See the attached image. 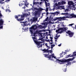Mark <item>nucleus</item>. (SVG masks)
<instances>
[{
  "label": "nucleus",
  "mask_w": 76,
  "mask_h": 76,
  "mask_svg": "<svg viewBox=\"0 0 76 76\" xmlns=\"http://www.w3.org/2000/svg\"><path fill=\"white\" fill-rule=\"evenodd\" d=\"M75 58V57H73V58H69L65 60L63 59H61L60 60L59 59H56V61H59L58 63H60V64H63V63L67 62V64H66V66H69V65H71V64H72V63L70 61H73Z\"/></svg>",
  "instance_id": "obj_1"
},
{
  "label": "nucleus",
  "mask_w": 76,
  "mask_h": 76,
  "mask_svg": "<svg viewBox=\"0 0 76 76\" xmlns=\"http://www.w3.org/2000/svg\"><path fill=\"white\" fill-rule=\"evenodd\" d=\"M32 38L34 42L37 45V47L38 48H42V44H41L42 43V42L37 41V37H32Z\"/></svg>",
  "instance_id": "obj_2"
},
{
  "label": "nucleus",
  "mask_w": 76,
  "mask_h": 76,
  "mask_svg": "<svg viewBox=\"0 0 76 76\" xmlns=\"http://www.w3.org/2000/svg\"><path fill=\"white\" fill-rule=\"evenodd\" d=\"M34 10H36L37 11H35V15H37L39 13V12H41V10H43L44 9L41 8H40L39 9L37 7H34Z\"/></svg>",
  "instance_id": "obj_3"
},
{
  "label": "nucleus",
  "mask_w": 76,
  "mask_h": 76,
  "mask_svg": "<svg viewBox=\"0 0 76 76\" xmlns=\"http://www.w3.org/2000/svg\"><path fill=\"white\" fill-rule=\"evenodd\" d=\"M68 4L69 5V7L70 9H72L73 10V8L75 7V6L73 5V3L72 1H69L68 2Z\"/></svg>",
  "instance_id": "obj_4"
},
{
  "label": "nucleus",
  "mask_w": 76,
  "mask_h": 76,
  "mask_svg": "<svg viewBox=\"0 0 76 76\" xmlns=\"http://www.w3.org/2000/svg\"><path fill=\"white\" fill-rule=\"evenodd\" d=\"M37 26L36 25L32 26L31 27H30V31L31 33V34H33V30L34 31H35L36 30V29H37Z\"/></svg>",
  "instance_id": "obj_5"
},
{
  "label": "nucleus",
  "mask_w": 76,
  "mask_h": 76,
  "mask_svg": "<svg viewBox=\"0 0 76 76\" xmlns=\"http://www.w3.org/2000/svg\"><path fill=\"white\" fill-rule=\"evenodd\" d=\"M66 34H69L68 35H69V37L70 38L73 37V36L74 35V33L71 32V31H70L68 30L67 31H66Z\"/></svg>",
  "instance_id": "obj_6"
},
{
  "label": "nucleus",
  "mask_w": 76,
  "mask_h": 76,
  "mask_svg": "<svg viewBox=\"0 0 76 76\" xmlns=\"http://www.w3.org/2000/svg\"><path fill=\"white\" fill-rule=\"evenodd\" d=\"M21 15H18V16L17 15H15V19H16L17 20H18V21H19V22L23 21V19H20V18L19 19V17Z\"/></svg>",
  "instance_id": "obj_7"
},
{
  "label": "nucleus",
  "mask_w": 76,
  "mask_h": 76,
  "mask_svg": "<svg viewBox=\"0 0 76 76\" xmlns=\"http://www.w3.org/2000/svg\"><path fill=\"white\" fill-rule=\"evenodd\" d=\"M68 28L67 27H64L63 28H60V29H61V31H66L67 29Z\"/></svg>",
  "instance_id": "obj_8"
},
{
  "label": "nucleus",
  "mask_w": 76,
  "mask_h": 76,
  "mask_svg": "<svg viewBox=\"0 0 76 76\" xmlns=\"http://www.w3.org/2000/svg\"><path fill=\"white\" fill-rule=\"evenodd\" d=\"M43 51H44L45 53H49L50 51V50H48V49L46 50L45 49H43L42 50Z\"/></svg>",
  "instance_id": "obj_9"
},
{
  "label": "nucleus",
  "mask_w": 76,
  "mask_h": 76,
  "mask_svg": "<svg viewBox=\"0 0 76 76\" xmlns=\"http://www.w3.org/2000/svg\"><path fill=\"white\" fill-rule=\"evenodd\" d=\"M54 54H52V55H49V56H48V58H49V59H50L51 58H53V57H54Z\"/></svg>",
  "instance_id": "obj_10"
},
{
  "label": "nucleus",
  "mask_w": 76,
  "mask_h": 76,
  "mask_svg": "<svg viewBox=\"0 0 76 76\" xmlns=\"http://www.w3.org/2000/svg\"><path fill=\"white\" fill-rule=\"evenodd\" d=\"M26 21H24L23 22H20V23H21L22 25H23L24 26H26Z\"/></svg>",
  "instance_id": "obj_11"
},
{
  "label": "nucleus",
  "mask_w": 76,
  "mask_h": 76,
  "mask_svg": "<svg viewBox=\"0 0 76 76\" xmlns=\"http://www.w3.org/2000/svg\"><path fill=\"white\" fill-rule=\"evenodd\" d=\"M63 53H64V55H65V54H66L65 52H62V53H60V57H63Z\"/></svg>",
  "instance_id": "obj_12"
},
{
  "label": "nucleus",
  "mask_w": 76,
  "mask_h": 76,
  "mask_svg": "<svg viewBox=\"0 0 76 76\" xmlns=\"http://www.w3.org/2000/svg\"><path fill=\"white\" fill-rule=\"evenodd\" d=\"M24 18H25V15H24L23 14L21 15V18L20 19H23V20H24Z\"/></svg>",
  "instance_id": "obj_13"
},
{
  "label": "nucleus",
  "mask_w": 76,
  "mask_h": 76,
  "mask_svg": "<svg viewBox=\"0 0 76 76\" xmlns=\"http://www.w3.org/2000/svg\"><path fill=\"white\" fill-rule=\"evenodd\" d=\"M59 13L60 12L58 11H56V12L53 13V15H56L57 16L58 15V14H59Z\"/></svg>",
  "instance_id": "obj_14"
},
{
  "label": "nucleus",
  "mask_w": 76,
  "mask_h": 76,
  "mask_svg": "<svg viewBox=\"0 0 76 76\" xmlns=\"http://www.w3.org/2000/svg\"><path fill=\"white\" fill-rule=\"evenodd\" d=\"M37 20V19L35 18H34L33 19H31L30 20V21L31 22H35Z\"/></svg>",
  "instance_id": "obj_15"
},
{
  "label": "nucleus",
  "mask_w": 76,
  "mask_h": 76,
  "mask_svg": "<svg viewBox=\"0 0 76 76\" xmlns=\"http://www.w3.org/2000/svg\"><path fill=\"white\" fill-rule=\"evenodd\" d=\"M45 4L46 7H48V6H50V4L49 3H48L46 1H45Z\"/></svg>",
  "instance_id": "obj_16"
},
{
  "label": "nucleus",
  "mask_w": 76,
  "mask_h": 76,
  "mask_svg": "<svg viewBox=\"0 0 76 76\" xmlns=\"http://www.w3.org/2000/svg\"><path fill=\"white\" fill-rule=\"evenodd\" d=\"M38 4H39V2H36L35 1V0H34L33 1V4L34 5Z\"/></svg>",
  "instance_id": "obj_17"
},
{
  "label": "nucleus",
  "mask_w": 76,
  "mask_h": 76,
  "mask_svg": "<svg viewBox=\"0 0 76 76\" xmlns=\"http://www.w3.org/2000/svg\"><path fill=\"white\" fill-rule=\"evenodd\" d=\"M3 22H4L3 21L0 20V25H3Z\"/></svg>",
  "instance_id": "obj_18"
},
{
  "label": "nucleus",
  "mask_w": 76,
  "mask_h": 76,
  "mask_svg": "<svg viewBox=\"0 0 76 76\" xmlns=\"http://www.w3.org/2000/svg\"><path fill=\"white\" fill-rule=\"evenodd\" d=\"M76 52H74L72 54V55L71 56V57H73V56H75L76 54Z\"/></svg>",
  "instance_id": "obj_19"
},
{
  "label": "nucleus",
  "mask_w": 76,
  "mask_h": 76,
  "mask_svg": "<svg viewBox=\"0 0 76 76\" xmlns=\"http://www.w3.org/2000/svg\"><path fill=\"white\" fill-rule=\"evenodd\" d=\"M70 56H71V54H69L68 55L66 56L65 57L66 58H69V57H72Z\"/></svg>",
  "instance_id": "obj_20"
},
{
  "label": "nucleus",
  "mask_w": 76,
  "mask_h": 76,
  "mask_svg": "<svg viewBox=\"0 0 76 76\" xmlns=\"http://www.w3.org/2000/svg\"><path fill=\"white\" fill-rule=\"evenodd\" d=\"M60 37V35H58V36L57 35H56L55 36V39H57V38H58V37Z\"/></svg>",
  "instance_id": "obj_21"
},
{
  "label": "nucleus",
  "mask_w": 76,
  "mask_h": 76,
  "mask_svg": "<svg viewBox=\"0 0 76 76\" xmlns=\"http://www.w3.org/2000/svg\"><path fill=\"white\" fill-rule=\"evenodd\" d=\"M48 19H49L48 17H47V18L44 20L43 21L46 22V21H47Z\"/></svg>",
  "instance_id": "obj_22"
},
{
  "label": "nucleus",
  "mask_w": 76,
  "mask_h": 76,
  "mask_svg": "<svg viewBox=\"0 0 76 76\" xmlns=\"http://www.w3.org/2000/svg\"><path fill=\"white\" fill-rule=\"evenodd\" d=\"M57 20H58L59 21H61V17H59V18L57 17Z\"/></svg>",
  "instance_id": "obj_23"
},
{
  "label": "nucleus",
  "mask_w": 76,
  "mask_h": 76,
  "mask_svg": "<svg viewBox=\"0 0 76 76\" xmlns=\"http://www.w3.org/2000/svg\"><path fill=\"white\" fill-rule=\"evenodd\" d=\"M61 29V28H60L58 29V30H56V32H57V33H58V32H59V31L60 30H61V29Z\"/></svg>",
  "instance_id": "obj_24"
},
{
  "label": "nucleus",
  "mask_w": 76,
  "mask_h": 76,
  "mask_svg": "<svg viewBox=\"0 0 76 76\" xmlns=\"http://www.w3.org/2000/svg\"><path fill=\"white\" fill-rule=\"evenodd\" d=\"M55 46V45L53 44L51 45V50H53V47H54Z\"/></svg>",
  "instance_id": "obj_25"
},
{
  "label": "nucleus",
  "mask_w": 76,
  "mask_h": 76,
  "mask_svg": "<svg viewBox=\"0 0 76 76\" xmlns=\"http://www.w3.org/2000/svg\"><path fill=\"white\" fill-rule=\"evenodd\" d=\"M44 57H47V58H48V56H49L46 54H44Z\"/></svg>",
  "instance_id": "obj_26"
},
{
  "label": "nucleus",
  "mask_w": 76,
  "mask_h": 76,
  "mask_svg": "<svg viewBox=\"0 0 76 76\" xmlns=\"http://www.w3.org/2000/svg\"><path fill=\"white\" fill-rule=\"evenodd\" d=\"M6 12H10V10L9 9L8 10V9L7 8L6 10H5Z\"/></svg>",
  "instance_id": "obj_27"
},
{
  "label": "nucleus",
  "mask_w": 76,
  "mask_h": 76,
  "mask_svg": "<svg viewBox=\"0 0 76 76\" xmlns=\"http://www.w3.org/2000/svg\"><path fill=\"white\" fill-rule=\"evenodd\" d=\"M56 20H57V17H56L55 18L53 19V21H56Z\"/></svg>",
  "instance_id": "obj_28"
},
{
  "label": "nucleus",
  "mask_w": 76,
  "mask_h": 76,
  "mask_svg": "<svg viewBox=\"0 0 76 76\" xmlns=\"http://www.w3.org/2000/svg\"><path fill=\"white\" fill-rule=\"evenodd\" d=\"M48 7H47L46 8V10H45V11L46 12H48Z\"/></svg>",
  "instance_id": "obj_29"
},
{
  "label": "nucleus",
  "mask_w": 76,
  "mask_h": 76,
  "mask_svg": "<svg viewBox=\"0 0 76 76\" xmlns=\"http://www.w3.org/2000/svg\"><path fill=\"white\" fill-rule=\"evenodd\" d=\"M23 14L25 15V16H28V14Z\"/></svg>",
  "instance_id": "obj_30"
},
{
  "label": "nucleus",
  "mask_w": 76,
  "mask_h": 76,
  "mask_svg": "<svg viewBox=\"0 0 76 76\" xmlns=\"http://www.w3.org/2000/svg\"><path fill=\"white\" fill-rule=\"evenodd\" d=\"M35 33L36 34H38L39 33V32L38 31V30H36L35 31Z\"/></svg>",
  "instance_id": "obj_31"
},
{
  "label": "nucleus",
  "mask_w": 76,
  "mask_h": 76,
  "mask_svg": "<svg viewBox=\"0 0 76 76\" xmlns=\"http://www.w3.org/2000/svg\"><path fill=\"white\" fill-rule=\"evenodd\" d=\"M45 1H45H47L48 2V0H41V1Z\"/></svg>",
  "instance_id": "obj_32"
},
{
  "label": "nucleus",
  "mask_w": 76,
  "mask_h": 76,
  "mask_svg": "<svg viewBox=\"0 0 76 76\" xmlns=\"http://www.w3.org/2000/svg\"><path fill=\"white\" fill-rule=\"evenodd\" d=\"M61 20H64V17H61Z\"/></svg>",
  "instance_id": "obj_33"
},
{
  "label": "nucleus",
  "mask_w": 76,
  "mask_h": 76,
  "mask_svg": "<svg viewBox=\"0 0 76 76\" xmlns=\"http://www.w3.org/2000/svg\"><path fill=\"white\" fill-rule=\"evenodd\" d=\"M69 11V9H66V10H65V12H68Z\"/></svg>",
  "instance_id": "obj_34"
},
{
  "label": "nucleus",
  "mask_w": 76,
  "mask_h": 76,
  "mask_svg": "<svg viewBox=\"0 0 76 76\" xmlns=\"http://www.w3.org/2000/svg\"><path fill=\"white\" fill-rule=\"evenodd\" d=\"M53 58H56V61H58V62H59V61H57V60H58V59H57L56 58V56H54L53 57Z\"/></svg>",
  "instance_id": "obj_35"
},
{
  "label": "nucleus",
  "mask_w": 76,
  "mask_h": 76,
  "mask_svg": "<svg viewBox=\"0 0 76 76\" xmlns=\"http://www.w3.org/2000/svg\"><path fill=\"white\" fill-rule=\"evenodd\" d=\"M62 4H66V2L64 1H62Z\"/></svg>",
  "instance_id": "obj_36"
},
{
  "label": "nucleus",
  "mask_w": 76,
  "mask_h": 76,
  "mask_svg": "<svg viewBox=\"0 0 76 76\" xmlns=\"http://www.w3.org/2000/svg\"><path fill=\"white\" fill-rule=\"evenodd\" d=\"M74 24H69V26H72V25H74Z\"/></svg>",
  "instance_id": "obj_37"
},
{
  "label": "nucleus",
  "mask_w": 76,
  "mask_h": 76,
  "mask_svg": "<svg viewBox=\"0 0 76 76\" xmlns=\"http://www.w3.org/2000/svg\"><path fill=\"white\" fill-rule=\"evenodd\" d=\"M62 32H63V31H60L59 32H58L59 34H61Z\"/></svg>",
  "instance_id": "obj_38"
},
{
  "label": "nucleus",
  "mask_w": 76,
  "mask_h": 76,
  "mask_svg": "<svg viewBox=\"0 0 76 76\" xmlns=\"http://www.w3.org/2000/svg\"><path fill=\"white\" fill-rule=\"evenodd\" d=\"M48 14H50V13H49L48 12H47L46 13V16H48Z\"/></svg>",
  "instance_id": "obj_39"
},
{
  "label": "nucleus",
  "mask_w": 76,
  "mask_h": 76,
  "mask_svg": "<svg viewBox=\"0 0 76 76\" xmlns=\"http://www.w3.org/2000/svg\"><path fill=\"white\" fill-rule=\"evenodd\" d=\"M65 15H69V14L67 12H66V13H65Z\"/></svg>",
  "instance_id": "obj_40"
},
{
  "label": "nucleus",
  "mask_w": 76,
  "mask_h": 76,
  "mask_svg": "<svg viewBox=\"0 0 76 76\" xmlns=\"http://www.w3.org/2000/svg\"><path fill=\"white\" fill-rule=\"evenodd\" d=\"M3 27L2 26H0V29H3Z\"/></svg>",
  "instance_id": "obj_41"
},
{
  "label": "nucleus",
  "mask_w": 76,
  "mask_h": 76,
  "mask_svg": "<svg viewBox=\"0 0 76 76\" xmlns=\"http://www.w3.org/2000/svg\"><path fill=\"white\" fill-rule=\"evenodd\" d=\"M1 16H2V15H1V12H0V17H1Z\"/></svg>",
  "instance_id": "obj_42"
},
{
  "label": "nucleus",
  "mask_w": 76,
  "mask_h": 76,
  "mask_svg": "<svg viewBox=\"0 0 76 76\" xmlns=\"http://www.w3.org/2000/svg\"><path fill=\"white\" fill-rule=\"evenodd\" d=\"M50 53H53V52L52 51V49H51V50H50Z\"/></svg>",
  "instance_id": "obj_43"
},
{
  "label": "nucleus",
  "mask_w": 76,
  "mask_h": 76,
  "mask_svg": "<svg viewBox=\"0 0 76 76\" xmlns=\"http://www.w3.org/2000/svg\"><path fill=\"white\" fill-rule=\"evenodd\" d=\"M40 40L42 41V40H43V38L42 37L41 38V39H40Z\"/></svg>",
  "instance_id": "obj_44"
},
{
  "label": "nucleus",
  "mask_w": 76,
  "mask_h": 76,
  "mask_svg": "<svg viewBox=\"0 0 76 76\" xmlns=\"http://www.w3.org/2000/svg\"><path fill=\"white\" fill-rule=\"evenodd\" d=\"M36 34V33L35 32L34 33V37H35Z\"/></svg>",
  "instance_id": "obj_45"
},
{
  "label": "nucleus",
  "mask_w": 76,
  "mask_h": 76,
  "mask_svg": "<svg viewBox=\"0 0 76 76\" xmlns=\"http://www.w3.org/2000/svg\"><path fill=\"white\" fill-rule=\"evenodd\" d=\"M20 5H21V6H23V4L22 3Z\"/></svg>",
  "instance_id": "obj_46"
},
{
  "label": "nucleus",
  "mask_w": 76,
  "mask_h": 76,
  "mask_svg": "<svg viewBox=\"0 0 76 76\" xmlns=\"http://www.w3.org/2000/svg\"><path fill=\"white\" fill-rule=\"evenodd\" d=\"M25 6H26V7H27V4H26V3L25 4Z\"/></svg>",
  "instance_id": "obj_47"
},
{
  "label": "nucleus",
  "mask_w": 76,
  "mask_h": 76,
  "mask_svg": "<svg viewBox=\"0 0 76 76\" xmlns=\"http://www.w3.org/2000/svg\"><path fill=\"white\" fill-rule=\"evenodd\" d=\"M57 5V4H56V5H55V4L54 5V7H56V6Z\"/></svg>",
  "instance_id": "obj_48"
},
{
  "label": "nucleus",
  "mask_w": 76,
  "mask_h": 76,
  "mask_svg": "<svg viewBox=\"0 0 76 76\" xmlns=\"http://www.w3.org/2000/svg\"><path fill=\"white\" fill-rule=\"evenodd\" d=\"M61 15H65V13H62Z\"/></svg>",
  "instance_id": "obj_49"
},
{
  "label": "nucleus",
  "mask_w": 76,
  "mask_h": 76,
  "mask_svg": "<svg viewBox=\"0 0 76 76\" xmlns=\"http://www.w3.org/2000/svg\"><path fill=\"white\" fill-rule=\"evenodd\" d=\"M48 44H47V43H46L45 44V45H46V46H47V45H48Z\"/></svg>",
  "instance_id": "obj_50"
},
{
  "label": "nucleus",
  "mask_w": 76,
  "mask_h": 76,
  "mask_svg": "<svg viewBox=\"0 0 76 76\" xmlns=\"http://www.w3.org/2000/svg\"><path fill=\"white\" fill-rule=\"evenodd\" d=\"M60 7H58L57 8V9H60Z\"/></svg>",
  "instance_id": "obj_51"
},
{
  "label": "nucleus",
  "mask_w": 76,
  "mask_h": 76,
  "mask_svg": "<svg viewBox=\"0 0 76 76\" xmlns=\"http://www.w3.org/2000/svg\"><path fill=\"white\" fill-rule=\"evenodd\" d=\"M61 44H60L58 45V46H59V47H60V46H61Z\"/></svg>",
  "instance_id": "obj_52"
},
{
  "label": "nucleus",
  "mask_w": 76,
  "mask_h": 76,
  "mask_svg": "<svg viewBox=\"0 0 76 76\" xmlns=\"http://www.w3.org/2000/svg\"><path fill=\"white\" fill-rule=\"evenodd\" d=\"M39 26L40 27H42V26L41 25H40Z\"/></svg>",
  "instance_id": "obj_53"
},
{
  "label": "nucleus",
  "mask_w": 76,
  "mask_h": 76,
  "mask_svg": "<svg viewBox=\"0 0 76 76\" xmlns=\"http://www.w3.org/2000/svg\"><path fill=\"white\" fill-rule=\"evenodd\" d=\"M50 38L51 39H53V37H50Z\"/></svg>",
  "instance_id": "obj_54"
},
{
  "label": "nucleus",
  "mask_w": 76,
  "mask_h": 76,
  "mask_svg": "<svg viewBox=\"0 0 76 76\" xmlns=\"http://www.w3.org/2000/svg\"><path fill=\"white\" fill-rule=\"evenodd\" d=\"M50 44H53V42H50Z\"/></svg>",
  "instance_id": "obj_55"
},
{
  "label": "nucleus",
  "mask_w": 76,
  "mask_h": 76,
  "mask_svg": "<svg viewBox=\"0 0 76 76\" xmlns=\"http://www.w3.org/2000/svg\"><path fill=\"white\" fill-rule=\"evenodd\" d=\"M47 41H48V42H50V40H47Z\"/></svg>",
  "instance_id": "obj_56"
},
{
  "label": "nucleus",
  "mask_w": 76,
  "mask_h": 76,
  "mask_svg": "<svg viewBox=\"0 0 76 76\" xmlns=\"http://www.w3.org/2000/svg\"><path fill=\"white\" fill-rule=\"evenodd\" d=\"M58 34H59V33L58 32L56 34V35H58Z\"/></svg>",
  "instance_id": "obj_57"
},
{
  "label": "nucleus",
  "mask_w": 76,
  "mask_h": 76,
  "mask_svg": "<svg viewBox=\"0 0 76 76\" xmlns=\"http://www.w3.org/2000/svg\"><path fill=\"white\" fill-rule=\"evenodd\" d=\"M64 70H64V72H66V69H65Z\"/></svg>",
  "instance_id": "obj_58"
},
{
  "label": "nucleus",
  "mask_w": 76,
  "mask_h": 76,
  "mask_svg": "<svg viewBox=\"0 0 76 76\" xmlns=\"http://www.w3.org/2000/svg\"><path fill=\"white\" fill-rule=\"evenodd\" d=\"M51 15H50V17H49L50 19V18H51Z\"/></svg>",
  "instance_id": "obj_59"
},
{
  "label": "nucleus",
  "mask_w": 76,
  "mask_h": 76,
  "mask_svg": "<svg viewBox=\"0 0 76 76\" xmlns=\"http://www.w3.org/2000/svg\"><path fill=\"white\" fill-rule=\"evenodd\" d=\"M25 7H23V9H25Z\"/></svg>",
  "instance_id": "obj_60"
},
{
  "label": "nucleus",
  "mask_w": 76,
  "mask_h": 76,
  "mask_svg": "<svg viewBox=\"0 0 76 76\" xmlns=\"http://www.w3.org/2000/svg\"><path fill=\"white\" fill-rule=\"evenodd\" d=\"M46 24V23H44V24L45 25Z\"/></svg>",
  "instance_id": "obj_61"
},
{
  "label": "nucleus",
  "mask_w": 76,
  "mask_h": 76,
  "mask_svg": "<svg viewBox=\"0 0 76 76\" xmlns=\"http://www.w3.org/2000/svg\"><path fill=\"white\" fill-rule=\"evenodd\" d=\"M48 48H49V49H50V46H49V47H48Z\"/></svg>",
  "instance_id": "obj_62"
},
{
  "label": "nucleus",
  "mask_w": 76,
  "mask_h": 76,
  "mask_svg": "<svg viewBox=\"0 0 76 76\" xmlns=\"http://www.w3.org/2000/svg\"><path fill=\"white\" fill-rule=\"evenodd\" d=\"M64 19H66V17H64Z\"/></svg>",
  "instance_id": "obj_63"
},
{
  "label": "nucleus",
  "mask_w": 76,
  "mask_h": 76,
  "mask_svg": "<svg viewBox=\"0 0 76 76\" xmlns=\"http://www.w3.org/2000/svg\"><path fill=\"white\" fill-rule=\"evenodd\" d=\"M46 38H47V39H48V36L46 37Z\"/></svg>",
  "instance_id": "obj_64"
}]
</instances>
